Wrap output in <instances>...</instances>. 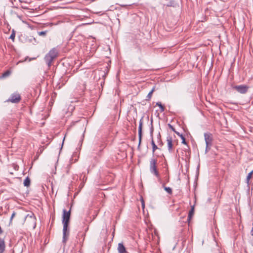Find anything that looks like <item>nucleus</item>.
Masks as SVG:
<instances>
[{"instance_id": "nucleus-12", "label": "nucleus", "mask_w": 253, "mask_h": 253, "mask_svg": "<svg viewBox=\"0 0 253 253\" xmlns=\"http://www.w3.org/2000/svg\"><path fill=\"white\" fill-rule=\"evenodd\" d=\"M118 250L119 253H126V248L122 243L118 244Z\"/></svg>"}, {"instance_id": "nucleus-17", "label": "nucleus", "mask_w": 253, "mask_h": 253, "mask_svg": "<svg viewBox=\"0 0 253 253\" xmlns=\"http://www.w3.org/2000/svg\"><path fill=\"white\" fill-rule=\"evenodd\" d=\"M151 144H152V145L153 152L154 153L156 150V149H158V147L155 144V142H154V141L153 139H152V141H151Z\"/></svg>"}, {"instance_id": "nucleus-15", "label": "nucleus", "mask_w": 253, "mask_h": 253, "mask_svg": "<svg viewBox=\"0 0 253 253\" xmlns=\"http://www.w3.org/2000/svg\"><path fill=\"white\" fill-rule=\"evenodd\" d=\"M30 179L28 177H27L24 181V185L25 186L28 187L30 186Z\"/></svg>"}, {"instance_id": "nucleus-23", "label": "nucleus", "mask_w": 253, "mask_h": 253, "mask_svg": "<svg viewBox=\"0 0 253 253\" xmlns=\"http://www.w3.org/2000/svg\"><path fill=\"white\" fill-rule=\"evenodd\" d=\"M46 31H41L38 32V35L40 36H45L46 34Z\"/></svg>"}, {"instance_id": "nucleus-28", "label": "nucleus", "mask_w": 253, "mask_h": 253, "mask_svg": "<svg viewBox=\"0 0 253 253\" xmlns=\"http://www.w3.org/2000/svg\"><path fill=\"white\" fill-rule=\"evenodd\" d=\"M141 204H142V207L143 208H144V206H145V205H144V201L143 199H141Z\"/></svg>"}, {"instance_id": "nucleus-7", "label": "nucleus", "mask_w": 253, "mask_h": 253, "mask_svg": "<svg viewBox=\"0 0 253 253\" xmlns=\"http://www.w3.org/2000/svg\"><path fill=\"white\" fill-rule=\"evenodd\" d=\"M142 125H143V121H142V118H141L139 121V127H138L139 146L140 144L141 138H142Z\"/></svg>"}, {"instance_id": "nucleus-2", "label": "nucleus", "mask_w": 253, "mask_h": 253, "mask_svg": "<svg viewBox=\"0 0 253 253\" xmlns=\"http://www.w3.org/2000/svg\"><path fill=\"white\" fill-rule=\"evenodd\" d=\"M157 160L156 159L152 158L150 161V171L154 174L157 178H160V174L157 169Z\"/></svg>"}, {"instance_id": "nucleus-11", "label": "nucleus", "mask_w": 253, "mask_h": 253, "mask_svg": "<svg viewBox=\"0 0 253 253\" xmlns=\"http://www.w3.org/2000/svg\"><path fill=\"white\" fill-rule=\"evenodd\" d=\"M5 249L4 239L0 238V253H3Z\"/></svg>"}, {"instance_id": "nucleus-21", "label": "nucleus", "mask_w": 253, "mask_h": 253, "mask_svg": "<svg viewBox=\"0 0 253 253\" xmlns=\"http://www.w3.org/2000/svg\"><path fill=\"white\" fill-rule=\"evenodd\" d=\"M15 37V33L14 30H12V33L10 36L9 39H11L13 41H14Z\"/></svg>"}, {"instance_id": "nucleus-13", "label": "nucleus", "mask_w": 253, "mask_h": 253, "mask_svg": "<svg viewBox=\"0 0 253 253\" xmlns=\"http://www.w3.org/2000/svg\"><path fill=\"white\" fill-rule=\"evenodd\" d=\"M194 206H193L191 207V210L189 211L188 213V219L190 220L192 217L193 215L194 214Z\"/></svg>"}, {"instance_id": "nucleus-32", "label": "nucleus", "mask_w": 253, "mask_h": 253, "mask_svg": "<svg viewBox=\"0 0 253 253\" xmlns=\"http://www.w3.org/2000/svg\"><path fill=\"white\" fill-rule=\"evenodd\" d=\"M88 228L87 227L86 229H85V231H86L87 230H88Z\"/></svg>"}, {"instance_id": "nucleus-25", "label": "nucleus", "mask_w": 253, "mask_h": 253, "mask_svg": "<svg viewBox=\"0 0 253 253\" xmlns=\"http://www.w3.org/2000/svg\"><path fill=\"white\" fill-rule=\"evenodd\" d=\"M211 146H208L206 145V150H205V153H207L209 151V150L210 149V147H211Z\"/></svg>"}, {"instance_id": "nucleus-16", "label": "nucleus", "mask_w": 253, "mask_h": 253, "mask_svg": "<svg viewBox=\"0 0 253 253\" xmlns=\"http://www.w3.org/2000/svg\"><path fill=\"white\" fill-rule=\"evenodd\" d=\"M162 186H163V187L164 188L165 190L168 193H169V194H172V189H171V188L168 187H166L165 186V184L164 183L163 184Z\"/></svg>"}, {"instance_id": "nucleus-1", "label": "nucleus", "mask_w": 253, "mask_h": 253, "mask_svg": "<svg viewBox=\"0 0 253 253\" xmlns=\"http://www.w3.org/2000/svg\"><path fill=\"white\" fill-rule=\"evenodd\" d=\"M63 216H62V223L63 224V242L66 243L67 240V237L69 235V231L68 230V227L69 222L70 220L71 211H67L66 210L64 209L63 210Z\"/></svg>"}, {"instance_id": "nucleus-30", "label": "nucleus", "mask_w": 253, "mask_h": 253, "mask_svg": "<svg viewBox=\"0 0 253 253\" xmlns=\"http://www.w3.org/2000/svg\"><path fill=\"white\" fill-rule=\"evenodd\" d=\"M251 234L252 236H253V229H252L251 231Z\"/></svg>"}, {"instance_id": "nucleus-5", "label": "nucleus", "mask_w": 253, "mask_h": 253, "mask_svg": "<svg viewBox=\"0 0 253 253\" xmlns=\"http://www.w3.org/2000/svg\"><path fill=\"white\" fill-rule=\"evenodd\" d=\"M25 220L28 221L29 220L32 222L33 228H35L36 226V217L34 216V214L33 213H31L30 214H28L25 217Z\"/></svg>"}, {"instance_id": "nucleus-6", "label": "nucleus", "mask_w": 253, "mask_h": 253, "mask_svg": "<svg viewBox=\"0 0 253 253\" xmlns=\"http://www.w3.org/2000/svg\"><path fill=\"white\" fill-rule=\"evenodd\" d=\"M204 137L206 145H207V146H211L212 141V137L211 134L210 133H205L204 134Z\"/></svg>"}, {"instance_id": "nucleus-20", "label": "nucleus", "mask_w": 253, "mask_h": 253, "mask_svg": "<svg viewBox=\"0 0 253 253\" xmlns=\"http://www.w3.org/2000/svg\"><path fill=\"white\" fill-rule=\"evenodd\" d=\"M253 173V170L248 173V174L247 176V178H246V180H247L248 183L249 182L250 179L251 178Z\"/></svg>"}, {"instance_id": "nucleus-4", "label": "nucleus", "mask_w": 253, "mask_h": 253, "mask_svg": "<svg viewBox=\"0 0 253 253\" xmlns=\"http://www.w3.org/2000/svg\"><path fill=\"white\" fill-rule=\"evenodd\" d=\"M233 88L238 92L245 94L248 91L249 87L246 85H236Z\"/></svg>"}, {"instance_id": "nucleus-29", "label": "nucleus", "mask_w": 253, "mask_h": 253, "mask_svg": "<svg viewBox=\"0 0 253 253\" xmlns=\"http://www.w3.org/2000/svg\"><path fill=\"white\" fill-rule=\"evenodd\" d=\"M174 132H175L177 135H178V136H180V134H180V133H179V132H178L176 131V130H175Z\"/></svg>"}, {"instance_id": "nucleus-27", "label": "nucleus", "mask_w": 253, "mask_h": 253, "mask_svg": "<svg viewBox=\"0 0 253 253\" xmlns=\"http://www.w3.org/2000/svg\"><path fill=\"white\" fill-rule=\"evenodd\" d=\"M168 126L169 127L171 128L173 131H174L175 130L174 128L170 124H169Z\"/></svg>"}, {"instance_id": "nucleus-9", "label": "nucleus", "mask_w": 253, "mask_h": 253, "mask_svg": "<svg viewBox=\"0 0 253 253\" xmlns=\"http://www.w3.org/2000/svg\"><path fill=\"white\" fill-rule=\"evenodd\" d=\"M54 58L46 54L44 57V60L48 67H50L51 65L52 62Z\"/></svg>"}, {"instance_id": "nucleus-3", "label": "nucleus", "mask_w": 253, "mask_h": 253, "mask_svg": "<svg viewBox=\"0 0 253 253\" xmlns=\"http://www.w3.org/2000/svg\"><path fill=\"white\" fill-rule=\"evenodd\" d=\"M20 95L17 92H14L11 94L9 98L7 99L6 102H11L12 103H18L21 100Z\"/></svg>"}, {"instance_id": "nucleus-10", "label": "nucleus", "mask_w": 253, "mask_h": 253, "mask_svg": "<svg viewBox=\"0 0 253 253\" xmlns=\"http://www.w3.org/2000/svg\"><path fill=\"white\" fill-rule=\"evenodd\" d=\"M47 54L55 59L57 55L56 49L55 48H53Z\"/></svg>"}, {"instance_id": "nucleus-19", "label": "nucleus", "mask_w": 253, "mask_h": 253, "mask_svg": "<svg viewBox=\"0 0 253 253\" xmlns=\"http://www.w3.org/2000/svg\"><path fill=\"white\" fill-rule=\"evenodd\" d=\"M10 73H11L10 71L7 70L2 74L1 78H5L6 77H8L10 75Z\"/></svg>"}, {"instance_id": "nucleus-22", "label": "nucleus", "mask_w": 253, "mask_h": 253, "mask_svg": "<svg viewBox=\"0 0 253 253\" xmlns=\"http://www.w3.org/2000/svg\"><path fill=\"white\" fill-rule=\"evenodd\" d=\"M180 137L182 139V143L186 145L187 143L186 142L184 136L182 134H180Z\"/></svg>"}, {"instance_id": "nucleus-14", "label": "nucleus", "mask_w": 253, "mask_h": 253, "mask_svg": "<svg viewBox=\"0 0 253 253\" xmlns=\"http://www.w3.org/2000/svg\"><path fill=\"white\" fill-rule=\"evenodd\" d=\"M155 87H153V88L151 89V90L148 94V95L146 97V100H149L151 98L152 94H153V92L155 91Z\"/></svg>"}, {"instance_id": "nucleus-31", "label": "nucleus", "mask_w": 253, "mask_h": 253, "mask_svg": "<svg viewBox=\"0 0 253 253\" xmlns=\"http://www.w3.org/2000/svg\"><path fill=\"white\" fill-rule=\"evenodd\" d=\"M65 139V136L64 137V139L63 140L62 145L63 144L64 139Z\"/></svg>"}, {"instance_id": "nucleus-18", "label": "nucleus", "mask_w": 253, "mask_h": 253, "mask_svg": "<svg viewBox=\"0 0 253 253\" xmlns=\"http://www.w3.org/2000/svg\"><path fill=\"white\" fill-rule=\"evenodd\" d=\"M156 105H157V106H158L160 107V109H161V112H163V111H164V110H165V107H164V106L162 104L161 102H157V103H156Z\"/></svg>"}, {"instance_id": "nucleus-26", "label": "nucleus", "mask_w": 253, "mask_h": 253, "mask_svg": "<svg viewBox=\"0 0 253 253\" xmlns=\"http://www.w3.org/2000/svg\"><path fill=\"white\" fill-rule=\"evenodd\" d=\"M15 212L14 211L11 216V218H10V222L12 221V219L14 218V217L15 216Z\"/></svg>"}, {"instance_id": "nucleus-24", "label": "nucleus", "mask_w": 253, "mask_h": 253, "mask_svg": "<svg viewBox=\"0 0 253 253\" xmlns=\"http://www.w3.org/2000/svg\"><path fill=\"white\" fill-rule=\"evenodd\" d=\"M153 130H154V128H153V126H152V121H151V131H150L151 135L152 136L153 135Z\"/></svg>"}, {"instance_id": "nucleus-8", "label": "nucleus", "mask_w": 253, "mask_h": 253, "mask_svg": "<svg viewBox=\"0 0 253 253\" xmlns=\"http://www.w3.org/2000/svg\"><path fill=\"white\" fill-rule=\"evenodd\" d=\"M167 141L169 151L171 152L173 148L172 137L170 136L167 137Z\"/></svg>"}]
</instances>
